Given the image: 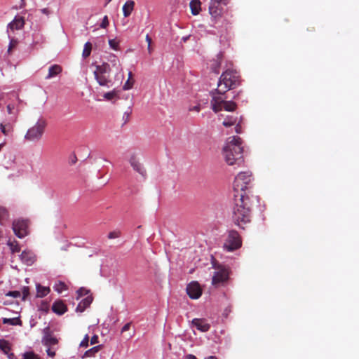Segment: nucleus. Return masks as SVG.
Here are the masks:
<instances>
[{"instance_id":"52","label":"nucleus","mask_w":359,"mask_h":359,"mask_svg":"<svg viewBox=\"0 0 359 359\" xmlns=\"http://www.w3.org/2000/svg\"><path fill=\"white\" fill-rule=\"evenodd\" d=\"M1 215L3 217L7 215V210L5 208H0V216Z\"/></svg>"},{"instance_id":"9","label":"nucleus","mask_w":359,"mask_h":359,"mask_svg":"<svg viewBox=\"0 0 359 359\" xmlns=\"http://www.w3.org/2000/svg\"><path fill=\"white\" fill-rule=\"evenodd\" d=\"M43 336L42 342L46 347H57L58 344V339L53 336V331L49 327H46L43 331Z\"/></svg>"},{"instance_id":"15","label":"nucleus","mask_w":359,"mask_h":359,"mask_svg":"<svg viewBox=\"0 0 359 359\" xmlns=\"http://www.w3.org/2000/svg\"><path fill=\"white\" fill-rule=\"evenodd\" d=\"M52 311L57 314L62 315L67 311V307L62 300L55 301L52 306Z\"/></svg>"},{"instance_id":"48","label":"nucleus","mask_w":359,"mask_h":359,"mask_svg":"<svg viewBox=\"0 0 359 359\" xmlns=\"http://www.w3.org/2000/svg\"><path fill=\"white\" fill-rule=\"evenodd\" d=\"M0 130L4 135L8 136V133L6 130V126H4V123H0Z\"/></svg>"},{"instance_id":"17","label":"nucleus","mask_w":359,"mask_h":359,"mask_svg":"<svg viewBox=\"0 0 359 359\" xmlns=\"http://www.w3.org/2000/svg\"><path fill=\"white\" fill-rule=\"evenodd\" d=\"M25 21L22 17H15L14 20L8 24V28L13 30H19L24 27Z\"/></svg>"},{"instance_id":"31","label":"nucleus","mask_w":359,"mask_h":359,"mask_svg":"<svg viewBox=\"0 0 359 359\" xmlns=\"http://www.w3.org/2000/svg\"><path fill=\"white\" fill-rule=\"evenodd\" d=\"M102 346L98 345L96 346H94L89 350L86 351L84 355L86 357H92L94 356L96 353H97L101 349Z\"/></svg>"},{"instance_id":"16","label":"nucleus","mask_w":359,"mask_h":359,"mask_svg":"<svg viewBox=\"0 0 359 359\" xmlns=\"http://www.w3.org/2000/svg\"><path fill=\"white\" fill-rule=\"evenodd\" d=\"M94 75L95 77V79L98 82V83L100 86H109V83H111V80L109 79V75L107 74H102L99 72V74L97 73V71L94 72Z\"/></svg>"},{"instance_id":"4","label":"nucleus","mask_w":359,"mask_h":359,"mask_svg":"<svg viewBox=\"0 0 359 359\" xmlns=\"http://www.w3.org/2000/svg\"><path fill=\"white\" fill-rule=\"evenodd\" d=\"M253 180L252 172H241L233 182L234 194L248 195L247 191L251 188Z\"/></svg>"},{"instance_id":"38","label":"nucleus","mask_w":359,"mask_h":359,"mask_svg":"<svg viewBox=\"0 0 359 359\" xmlns=\"http://www.w3.org/2000/svg\"><path fill=\"white\" fill-rule=\"evenodd\" d=\"M47 354L49 357L53 358L55 355V351L57 349V347H47Z\"/></svg>"},{"instance_id":"34","label":"nucleus","mask_w":359,"mask_h":359,"mask_svg":"<svg viewBox=\"0 0 359 359\" xmlns=\"http://www.w3.org/2000/svg\"><path fill=\"white\" fill-rule=\"evenodd\" d=\"M18 43V41L15 39H11L8 48V53H10L13 48H15Z\"/></svg>"},{"instance_id":"59","label":"nucleus","mask_w":359,"mask_h":359,"mask_svg":"<svg viewBox=\"0 0 359 359\" xmlns=\"http://www.w3.org/2000/svg\"><path fill=\"white\" fill-rule=\"evenodd\" d=\"M217 68H218V66H217V67L214 68V72L217 74H218V70H217Z\"/></svg>"},{"instance_id":"49","label":"nucleus","mask_w":359,"mask_h":359,"mask_svg":"<svg viewBox=\"0 0 359 359\" xmlns=\"http://www.w3.org/2000/svg\"><path fill=\"white\" fill-rule=\"evenodd\" d=\"M99 342L98 341V336L97 335H94L91 337L90 339V344H97Z\"/></svg>"},{"instance_id":"45","label":"nucleus","mask_w":359,"mask_h":359,"mask_svg":"<svg viewBox=\"0 0 359 359\" xmlns=\"http://www.w3.org/2000/svg\"><path fill=\"white\" fill-rule=\"evenodd\" d=\"M120 236V232L119 231H111L108 234V238L109 239H114L118 238Z\"/></svg>"},{"instance_id":"44","label":"nucleus","mask_w":359,"mask_h":359,"mask_svg":"<svg viewBox=\"0 0 359 359\" xmlns=\"http://www.w3.org/2000/svg\"><path fill=\"white\" fill-rule=\"evenodd\" d=\"M235 132L236 133H241L242 132V126H241V119L238 120V122L235 124Z\"/></svg>"},{"instance_id":"7","label":"nucleus","mask_w":359,"mask_h":359,"mask_svg":"<svg viewBox=\"0 0 359 359\" xmlns=\"http://www.w3.org/2000/svg\"><path fill=\"white\" fill-rule=\"evenodd\" d=\"M241 245L242 241L238 233L234 230L229 231L224 248L227 251L232 252L241 248Z\"/></svg>"},{"instance_id":"43","label":"nucleus","mask_w":359,"mask_h":359,"mask_svg":"<svg viewBox=\"0 0 359 359\" xmlns=\"http://www.w3.org/2000/svg\"><path fill=\"white\" fill-rule=\"evenodd\" d=\"M109 44L110 46V47L114 49V50H118V42H117L116 40L114 39H110L109 41Z\"/></svg>"},{"instance_id":"20","label":"nucleus","mask_w":359,"mask_h":359,"mask_svg":"<svg viewBox=\"0 0 359 359\" xmlns=\"http://www.w3.org/2000/svg\"><path fill=\"white\" fill-rule=\"evenodd\" d=\"M62 71V68L59 65H53L48 68V73L46 76V79H50L59 75Z\"/></svg>"},{"instance_id":"53","label":"nucleus","mask_w":359,"mask_h":359,"mask_svg":"<svg viewBox=\"0 0 359 359\" xmlns=\"http://www.w3.org/2000/svg\"><path fill=\"white\" fill-rule=\"evenodd\" d=\"M41 309L45 311H48V306L47 304H42L41 306Z\"/></svg>"},{"instance_id":"25","label":"nucleus","mask_w":359,"mask_h":359,"mask_svg":"<svg viewBox=\"0 0 359 359\" xmlns=\"http://www.w3.org/2000/svg\"><path fill=\"white\" fill-rule=\"evenodd\" d=\"M50 290L48 287H43L41 285H36V297H43L46 296L49 292Z\"/></svg>"},{"instance_id":"14","label":"nucleus","mask_w":359,"mask_h":359,"mask_svg":"<svg viewBox=\"0 0 359 359\" xmlns=\"http://www.w3.org/2000/svg\"><path fill=\"white\" fill-rule=\"evenodd\" d=\"M192 324L197 330L201 332H208L210 328V325L203 318H194L192 320Z\"/></svg>"},{"instance_id":"5","label":"nucleus","mask_w":359,"mask_h":359,"mask_svg":"<svg viewBox=\"0 0 359 359\" xmlns=\"http://www.w3.org/2000/svg\"><path fill=\"white\" fill-rule=\"evenodd\" d=\"M46 126L47 121L43 118H39L32 127L28 129L25 135V139L29 142L39 141L44 134Z\"/></svg>"},{"instance_id":"8","label":"nucleus","mask_w":359,"mask_h":359,"mask_svg":"<svg viewBox=\"0 0 359 359\" xmlns=\"http://www.w3.org/2000/svg\"><path fill=\"white\" fill-rule=\"evenodd\" d=\"M13 230L19 238H22L28 234V221L16 219L13 222Z\"/></svg>"},{"instance_id":"26","label":"nucleus","mask_w":359,"mask_h":359,"mask_svg":"<svg viewBox=\"0 0 359 359\" xmlns=\"http://www.w3.org/2000/svg\"><path fill=\"white\" fill-rule=\"evenodd\" d=\"M238 117L233 116H228L223 121L222 124L225 127H230L234 126L238 122Z\"/></svg>"},{"instance_id":"6","label":"nucleus","mask_w":359,"mask_h":359,"mask_svg":"<svg viewBox=\"0 0 359 359\" xmlns=\"http://www.w3.org/2000/svg\"><path fill=\"white\" fill-rule=\"evenodd\" d=\"M210 104L212 110L215 113H217L222 109L228 111H233L237 107L236 102L233 101H226L222 96H216L214 95H212Z\"/></svg>"},{"instance_id":"10","label":"nucleus","mask_w":359,"mask_h":359,"mask_svg":"<svg viewBox=\"0 0 359 359\" xmlns=\"http://www.w3.org/2000/svg\"><path fill=\"white\" fill-rule=\"evenodd\" d=\"M228 278V269L225 267H220L217 271L215 272L212 279V284L215 286H217L219 284L227 281Z\"/></svg>"},{"instance_id":"18","label":"nucleus","mask_w":359,"mask_h":359,"mask_svg":"<svg viewBox=\"0 0 359 359\" xmlns=\"http://www.w3.org/2000/svg\"><path fill=\"white\" fill-rule=\"evenodd\" d=\"M93 297L91 295L87 296L83 300H81L76 308L77 312H83L86 308H88L93 302Z\"/></svg>"},{"instance_id":"58","label":"nucleus","mask_w":359,"mask_h":359,"mask_svg":"<svg viewBox=\"0 0 359 359\" xmlns=\"http://www.w3.org/2000/svg\"><path fill=\"white\" fill-rule=\"evenodd\" d=\"M42 12L45 14H47L48 13V10L46 8H44L42 10Z\"/></svg>"},{"instance_id":"47","label":"nucleus","mask_w":359,"mask_h":359,"mask_svg":"<svg viewBox=\"0 0 359 359\" xmlns=\"http://www.w3.org/2000/svg\"><path fill=\"white\" fill-rule=\"evenodd\" d=\"M88 292H89V290H86V289H85V288H83V287L80 288V289L77 291L78 295H79V297L84 296V295H86V294H88Z\"/></svg>"},{"instance_id":"24","label":"nucleus","mask_w":359,"mask_h":359,"mask_svg":"<svg viewBox=\"0 0 359 359\" xmlns=\"http://www.w3.org/2000/svg\"><path fill=\"white\" fill-rule=\"evenodd\" d=\"M8 114L12 115L13 116L11 118V121L12 123H15L17 120L18 111L15 109V105L13 104H8L6 107Z\"/></svg>"},{"instance_id":"12","label":"nucleus","mask_w":359,"mask_h":359,"mask_svg":"<svg viewBox=\"0 0 359 359\" xmlns=\"http://www.w3.org/2000/svg\"><path fill=\"white\" fill-rule=\"evenodd\" d=\"M187 293L191 299H198L202 294V290L196 281H192L187 287Z\"/></svg>"},{"instance_id":"13","label":"nucleus","mask_w":359,"mask_h":359,"mask_svg":"<svg viewBox=\"0 0 359 359\" xmlns=\"http://www.w3.org/2000/svg\"><path fill=\"white\" fill-rule=\"evenodd\" d=\"M20 257L21 261L27 266L32 265L36 261L35 255L30 250H24Z\"/></svg>"},{"instance_id":"28","label":"nucleus","mask_w":359,"mask_h":359,"mask_svg":"<svg viewBox=\"0 0 359 359\" xmlns=\"http://www.w3.org/2000/svg\"><path fill=\"white\" fill-rule=\"evenodd\" d=\"M2 321L4 324H9L11 325H22V320L18 317L13 318H4Z\"/></svg>"},{"instance_id":"33","label":"nucleus","mask_w":359,"mask_h":359,"mask_svg":"<svg viewBox=\"0 0 359 359\" xmlns=\"http://www.w3.org/2000/svg\"><path fill=\"white\" fill-rule=\"evenodd\" d=\"M54 289L58 293H61L62 292L66 290L67 287L65 283L59 281L58 283H55Z\"/></svg>"},{"instance_id":"23","label":"nucleus","mask_w":359,"mask_h":359,"mask_svg":"<svg viewBox=\"0 0 359 359\" xmlns=\"http://www.w3.org/2000/svg\"><path fill=\"white\" fill-rule=\"evenodd\" d=\"M95 71H97V74H99V72H100V74H104L109 75V73L111 71V68L110 64L104 62L102 65H97L96 67Z\"/></svg>"},{"instance_id":"29","label":"nucleus","mask_w":359,"mask_h":359,"mask_svg":"<svg viewBox=\"0 0 359 359\" xmlns=\"http://www.w3.org/2000/svg\"><path fill=\"white\" fill-rule=\"evenodd\" d=\"M8 245L10 248L11 251L12 253L15 252H19L20 251V247L16 241H8Z\"/></svg>"},{"instance_id":"54","label":"nucleus","mask_w":359,"mask_h":359,"mask_svg":"<svg viewBox=\"0 0 359 359\" xmlns=\"http://www.w3.org/2000/svg\"><path fill=\"white\" fill-rule=\"evenodd\" d=\"M146 41L148 43V44H151V39L148 34L146 36Z\"/></svg>"},{"instance_id":"60","label":"nucleus","mask_w":359,"mask_h":359,"mask_svg":"<svg viewBox=\"0 0 359 359\" xmlns=\"http://www.w3.org/2000/svg\"><path fill=\"white\" fill-rule=\"evenodd\" d=\"M112 0H106V2H105V6H107L110 1H111Z\"/></svg>"},{"instance_id":"51","label":"nucleus","mask_w":359,"mask_h":359,"mask_svg":"<svg viewBox=\"0 0 359 359\" xmlns=\"http://www.w3.org/2000/svg\"><path fill=\"white\" fill-rule=\"evenodd\" d=\"M189 110L190 111H195L199 112V111L201 110L200 105L194 106L192 108H190Z\"/></svg>"},{"instance_id":"32","label":"nucleus","mask_w":359,"mask_h":359,"mask_svg":"<svg viewBox=\"0 0 359 359\" xmlns=\"http://www.w3.org/2000/svg\"><path fill=\"white\" fill-rule=\"evenodd\" d=\"M0 349L2 350L5 353H8L11 350L9 343L6 340L1 339Z\"/></svg>"},{"instance_id":"57","label":"nucleus","mask_w":359,"mask_h":359,"mask_svg":"<svg viewBox=\"0 0 359 359\" xmlns=\"http://www.w3.org/2000/svg\"><path fill=\"white\" fill-rule=\"evenodd\" d=\"M132 76H133L132 72H130L129 74H128V78H130V79L133 80L132 79Z\"/></svg>"},{"instance_id":"39","label":"nucleus","mask_w":359,"mask_h":359,"mask_svg":"<svg viewBox=\"0 0 359 359\" xmlns=\"http://www.w3.org/2000/svg\"><path fill=\"white\" fill-rule=\"evenodd\" d=\"M89 342V337L88 334H86L83 340L80 343V347L87 348L88 346Z\"/></svg>"},{"instance_id":"50","label":"nucleus","mask_w":359,"mask_h":359,"mask_svg":"<svg viewBox=\"0 0 359 359\" xmlns=\"http://www.w3.org/2000/svg\"><path fill=\"white\" fill-rule=\"evenodd\" d=\"M130 326H131V323H126L121 329V332H126L128 331L130 328Z\"/></svg>"},{"instance_id":"46","label":"nucleus","mask_w":359,"mask_h":359,"mask_svg":"<svg viewBox=\"0 0 359 359\" xmlns=\"http://www.w3.org/2000/svg\"><path fill=\"white\" fill-rule=\"evenodd\" d=\"M109 25V20H108V17L107 15H105L103 19H102V22L100 25V27L102 28H106L107 26Z\"/></svg>"},{"instance_id":"22","label":"nucleus","mask_w":359,"mask_h":359,"mask_svg":"<svg viewBox=\"0 0 359 359\" xmlns=\"http://www.w3.org/2000/svg\"><path fill=\"white\" fill-rule=\"evenodd\" d=\"M189 6H190L191 13L194 15H196L199 14L201 10V3L200 0H191L189 4Z\"/></svg>"},{"instance_id":"35","label":"nucleus","mask_w":359,"mask_h":359,"mask_svg":"<svg viewBox=\"0 0 359 359\" xmlns=\"http://www.w3.org/2000/svg\"><path fill=\"white\" fill-rule=\"evenodd\" d=\"M134 83V80L130 79V78L128 79L127 81L124 83L123 86V89L125 90H129L133 88Z\"/></svg>"},{"instance_id":"42","label":"nucleus","mask_w":359,"mask_h":359,"mask_svg":"<svg viewBox=\"0 0 359 359\" xmlns=\"http://www.w3.org/2000/svg\"><path fill=\"white\" fill-rule=\"evenodd\" d=\"M116 96V93L115 91L108 92L104 95V97L108 100H112Z\"/></svg>"},{"instance_id":"56","label":"nucleus","mask_w":359,"mask_h":359,"mask_svg":"<svg viewBox=\"0 0 359 359\" xmlns=\"http://www.w3.org/2000/svg\"><path fill=\"white\" fill-rule=\"evenodd\" d=\"M148 51L149 53H151V45L148 44Z\"/></svg>"},{"instance_id":"11","label":"nucleus","mask_w":359,"mask_h":359,"mask_svg":"<svg viewBox=\"0 0 359 359\" xmlns=\"http://www.w3.org/2000/svg\"><path fill=\"white\" fill-rule=\"evenodd\" d=\"M224 0H211L209 6V13L211 17L215 20H217L222 16L223 8L220 4L223 3Z\"/></svg>"},{"instance_id":"55","label":"nucleus","mask_w":359,"mask_h":359,"mask_svg":"<svg viewBox=\"0 0 359 359\" xmlns=\"http://www.w3.org/2000/svg\"><path fill=\"white\" fill-rule=\"evenodd\" d=\"M187 359H197V358L195 355L189 354V355H187Z\"/></svg>"},{"instance_id":"2","label":"nucleus","mask_w":359,"mask_h":359,"mask_svg":"<svg viewBox=\"0 0 359 359\" xmlns=\"http://www.w3.org/2000/svg\"><path fill=\"white\" fill-rule=\"evenodd\" d=\"M243 151L241 138L231 136L226 140L222 149V155L228 165H240L243 162Z\"/></svg>"},{"instance_id":"40","label":"nucleus","mask_w":359,"mask_h":359,"mask_svg":"<svg viewBox=\"0 0 359 359\" xmlns=\"http://www.w3.org/2000/svg\"><path fill=\"white\" fill-rule=\"evenodd\" d=\"M6 295L8 297H13V298H18V297H20L21 292L20 291H16V290L9 291L8 293H6Z\"/></svg>"},{"instance_id":"37","label":"nucleus","mask_w":359,"mask_h":359,"mask_svg":"<svg viewBox=\"0 0 359 359\" xmlns=\"http://www.w3.org/2000/svg\"><path fill=\"white\" fill-rule=\"evenodd\" d=\"M12 121L7 122L4 123V126H6V130L7 131L8 135H10L13 132V125L11 123Z\"/></svg>"},{"instance_id":"3","label":"nucleus","mask_w":359,"mask_h":359,"mask_svg":"<svg viewBox=\"0 0 359 359\" xmlns=\"http://www.w3.org/2000/svg\"><path fill=\"white\" fill-rule=\"evenodd\" d=\"M240 84V76L236 71L227 69L220 76L217 89L219 94L224 95L230 89L235 88Z\"/></svg>"},{"instance_id":"21","label":"nucleus","mask_w":359,"mask_h":359,"mask_svg":"<svg viewBox=\"0 0 359 359\" xmlns=\"http://www.w3.org/2000/svg\"><path fill=\"white\" fill-rule=\"evenodd\" d=\"M135 7V1L133 0L127 1L125 4L123 6V13L124 17L127 18L128 17L133 11L134 10Z\"/></svg>"},{"instance_id":"41","label":"nucleus","mask_w":359,"mask_h":359,"mask_svg":"<svg viewBox=\"0 0 359 359\" xmlns=\"http://www.w3.org/2000/svg\"><path fill=\"white\" fill-rule=\"evenodd\" d=\"M22 300H25L29 294V287L25 286L22 289Z\"/></svg>"},{"instance_id":"19","label":"nucleus","mask_w":359,"mask_h":359,"mask_svg":"<svg viewBox=\"0 0 359 359\" xmlns=\"http://www.w3.org/2000/svg\"><path fill=\"white\" fill-rule=\"evenodd\" d=\"M130 163L133 169L142 175H145V170L142 167L140 163L137 159L135 155L131 156L130 158Z\"/></svg>"},{"instance_id":"36","label":"nucleus","mask_w":359,"mask_h":359,"mask_svg":"<svg viewBox=\"0 0 359 359\" xmlns=\"http://www.w3.org/2000/svg\"><path fill=\"white\" fill-rule=\"evenodd\" d=\"M23 359H40V358L32 352H27L23 355Z\"/></svg>"},{"instance_id":"27","label":"nucleus","mask_w":359,"mask_h":359,"mask_svg":"<svg viewBox=\"0 0 359 359\" xmlns=\"http://www.w3.org/2000/svg\"><path fill=\"white\" fill-rule=\"evenodd\" d=\"M110 62L111 63L112 67H114L116 72L122 71L119 60L116 55H111Z\"/></svg>"},{"instance_id":"1","label":"nucleus","mask_w":359,"mask_h":359,"mask_svg":"<svg viewBox=\"0 0 359 359\" xmlns=\"http://www.w3.org/2000/svg\"><path fill=\"white\" fill-rule=\"evenodd\" d=\"M251 206L248 195L233 194L232 218L234 223L242 229L251 222Z\"/></svg>"},{"instance_id":"30","label":"nucleus","mask_w":359,"mask_h":359,"mask_svg":"<svg viewBox=\"0 0 359 359\" xmlns=\"http://www.w3.org/2000/svg\"><path fill=\"white\" fill-rule=\"evenodd\" d=\"M91 50H92V43L88 41L84 44L82 56L84 58L89 57L91 53Z\"/></svg>"}]
</instances>
